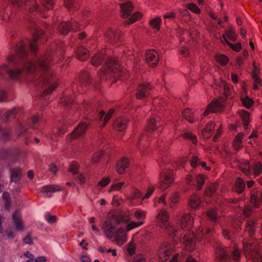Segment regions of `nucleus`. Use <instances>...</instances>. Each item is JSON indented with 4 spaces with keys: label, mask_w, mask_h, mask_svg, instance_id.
I'll return each mask as SVG.
<instances>
[{
    "label": "nucleus",
    "mask_w": 262,
    "mask_h": 262,
    "mask_svg": "<svg viewBox=\"0 0 262 262\" xmlns=\"http://www.w3.org/2000/svg\"><path fill=\"white\" fill-rule=\"evenodd\" d=\"M115 112V110L114 109H111L108 111L107 114H105V112H103V111H101L99 113V120L103 121L102 126H104L108 122L109 119H110L114 114Z\"/></svg>",
    "instance_id": "obj_27"
},
{
    "label": "nucleus",
    "mask_w": 262,
    "mask_h": 262,
    "mask_svg": "<svg viewBox=\"0 0 262 262\" xmlns=\"http://www.w3.org/2000/svg\"><path fill=\"white\" fill-rule=\"evenodd\" d=\"M42 6L46 9H51L54 4V0H41Z\"/></svg>",
    "instance_id": "obj_48"
},
{
    "label": "nucleus",
    "mask_w": 262,
    "mask_h": 262,
    "mask_svg": "<svg viewBox=\"0 0 262 262\" xmlns=\"http://www.w3.org/2000/svg\"><path fill=\"white\" fill-rule=\"evenodd\" d=\"M114 241L116 242L117 245L121 246L126 243L127 241L126 232L125 229L123 227H120L114 232V236L113 237Z\"/></svg>",
    "instance_id": "obj_11"
},
{
    "label": "nucleus",
    "mask_w": 262,
    "mask_h": 262,
    "mask_svg": "<svg viewBox=\"0 0 262 262\" xmlns=\"http://www.w3.org/2000/svg\"><path fill=\"white\" fill-rule=\"evenodd\" d=\"M162 22V19L160 17H156L152 18L150 21V25L151 27L157 29H160V24Z\"/></svg>",
    "instance_id": "obj_47"
},
{
    "label": "nucleus",
    "mask_w": 262,
    "mask_h": 262,
    "mask_svg": "<svg viewBox=\"0 0 262 262\" xmlns=\"http://www.w3.org/2000/svg\"><path fill=\"white\" fill-rule=\"evenodd\" d=\"M11 181L18 182L22 175V170L20 168H12L10 169Z\"/></svg>",
    "instance_id": "obj_29"
},
{
    "label": "nucleus",
    "mask_w": 262,
    "mask_h": 262,
    "mask_svg": "<svg viewBox=\"0 0 262 262\" xmlns=\"http://www.w3.org/2000/svg\"><path fill=\"white\" fill-rule=\"evenodd\" d=\"M151 86L149 84H141L139 85L136 93V97L138 99L144 98L148 94Z\"/></svg>",
    "instance_id": "obj_20"
},
{
    "label": "nucleus",
    "mask_w": 262,
    "mask_h": 262,
    "mask_svg": "<svg viewBox=\"0 0 262 262\" xmlns=\"http://www.w3.org/2000/svg\"><path fill=\"white\" fill-rule=\"evenodd\" d=\"M193 115V112L189 108H186L183 112V117L184 118L186 119V120L188 121L189 122H193V120L192 118Z\"/></svg>",
    "instance_id": "obj_43"
},
{
    "label": "nucleus",
    "mask_w": 262,
    "mask_h": 262,
    "mask_svg": "<svg viewBox=\"0 0 262 262\" xmlns=\"http://www.w3.org/2000/svg\"><path fill=\"white\" fill-rule=\"evenodd\" d=\"M29 27L32 30V39L21 41L18 43L15 49L17 54L21 60L20 64L22 69L17 68L10 69V64L14 61L15 57L13 55H10L7 58V64L0 66V76H2L4 72H6L12 80L18 81L21 77H25V73H32L39 70L41 71V73L39 75L40 79L38 83L43 89L42 95L44 96L54 91L57 86L58 83L56 78L53 76L50 71L52 59L51 54L36 58L34 60L26 58L28 54L27 45H29L31 52L35 54L37 50V45L42 43V39L45 38L43 31L38 29L35 22L32 21Z\"/></svg>",
    "instance_id": "obj_1"
},
{
    "label": "nucleus",
    "mask_w": 262,
    "mask_h": 262,
    "mask_svg": "<svg viewBox=\"0 0 262 262\" xmlns=\"http://www.w3.org/2000/svg\"><path fill=\"white\" fill-rule=\"evenodd\" d=\"M216 189L217 185L216 184L210 185L205 190V195L207 196H211V195H213L215 192Z\"/></svg>",
    "instance_id": "obj_42"
},
{
    "label": "nucleus",
    "mask_w": 262,
    "mask_h": 262,
    "mask_svg": "<svg viewBox=\"0 0 262 262\" xmlns=\"http://www.w3.org/2000/svg\"><path fill=\"white\" fill-rule=\"evenodd\" d=\"M79 29L77 23L75 24H72L71 22H63L59 27V31L62 35H67L70 31H77Z\"/></svg>",
    "instance_id": "obj_14"
},
{
    "label": "nucleus",
    "mask_w": 262,
    "mask_h": 262,
    "mask_svg": "<svg viewBox=\"0 0 262 262\" xmlns=\"http://www.w3.org/2000/svg\"><path fill=\"white\" fill-rule=\"evenodd\" d=\"M208 217L212 221H215L217 219V212L214 209H210L207 212Z\"/></svg>",
    "instance_id": "obj_51"
},
{
    "label": "nucleus",
    "mask_w": 262,
    "mask_h": 262,
    "mask_svg": "<svg viewBox=\"0 0 262 262\" xmlns=\"http://www.w3.org/2000/svg\"><path fill=\"white\" fill-rule=\"evenodd\" d=\"M215 126L217 127V132L215 135H214L213 140L216 141L217 138L221 135L222 130L221 127L222 124H216L213 121H210L206 125L205 127L202 130V135L205 138H209L213 135V130H214Z\"/></svg>",
    "instance_id": "obj_5"
},
{
    "label": "nucleus",
    "mask_w": 262,
    "mask_h": 262,
    "mask_svg": "<svg viewBox=\"0 0 262 262\" xmlns=\"http://www.w3.org/2000/svg\"><path fill=\"white\" fill-rule=\"evenodd\" d=\"M91 81L89 73L84 71L80 75V81L83 84H89Z\"/></svg>",
    "instance_id": "obj_37"
},
{
    "label": "nucleus",
    "mask_w": 262,
    "mask_h": 262,
    "mask_svg": "<svg viewBox=\"0 0 262 262\" xmlns=\"http://www.w3.org/2000/svg\"><path fill=\"white\" fill-rule=\"evenodd\" d=\"M74 96H72L70 91H65L62 97L61 98V102L64 105H69L72 103Z\"/></svg>",
    "instance_id": "obj_31"
},
{
    "label": "nucleus",
    "mask_w": 262,
    "mask_h": 262,
    "mask_svg": "<svg viewBox=\"0 0 262 262\" xmlns=\"http://www.w3.org/2000/svg\"><path fill=\"white\" fill-rule=\"evenodd\" d=\"M12 219L16 229L18 231H23L24 223L19 211L16 210L13 213Z\"/></svg>",
    "instance_id": "obj_19"
},
{
    "label": "nucleus",
    "mask_w": 262,
    "mask_h": 262,
    "mask_svg": "<svg viewBox=\"0 0 262 262\" xmlns=\"http://www.w3.org/2000/svg\"><path fill=\"white\" fill-rule=\"evenodd\" d=\"M227 38H229L231 40L234 41L236 39V36L235 34L234 30L232 27H230L228 30L224 33V34L222 35V38L221 39V41L222 42H226L228 45V42H229L228 41Z\"/></svg>",
    "instance_id": "obj_23"
},
{
    "label": "nucleus",
    "mask_w": 262,
    "mask_h": 262,
    "mask_svg": "<svg viewBox=\"0 0 262 262\" xmlns=\"http://www.w3.org/2000/svg\"><path fill=\"white\" fill-rule=\"evenodd\" d=\"M156 221L159 227L167 231L173 237L183 235L182 238L180 239L188 251H192L195 249L196 241L204 239L205 241L208 242V237L210 236L213 232V229L210 227H207L205 229L199 228L195 235L193 231L190 229L193 225V219L189 214L183 215L181 219V228L184 233H182V230H177L170 224L169 222V215L166 211H160L156 217Z\"/></svg>",
    "instance_id": "obj_2"
},
{
    "label": "nucleus",
    "mask_w": 262,
    "mask_h": 262,
    "mask_svg": "<svg viewBox=\"0 0 262 262\" xmlns=\"http://www.w3.org/2000/svg\"><path fill=\"white\" fill-rule=\"evenodd\" d=\"M106 64L110 73H120L121 72L120 67L117 59L106 56Z\"/></svg>",
    "instance_id": "obj_12"
},
{
    "label": "nucleus",
    "mask_w": 262,
    "mask_h": 262,
    "mask_svg": "<svg viewBox=\"0 0 262 262\" xmlns=\"http://www.w3.org/2000/svg\"><path fill=\"white\" fill-rule=\"evenodd\" d=\"M224 105L225 101L223 99H219V100L212 101L206 108L203 113V116L207 117L210 113H216L221 111Z\"/></svg>",
    "instance_id": "obj_6"
},
{
    "label": "nucleus",
    "mask_w": 262,
    "mask_h": 262,
    "mask_svg": "<svg viewBox=\"0 0 262 262\" xmlns=\"http://www.w3.org/2000/svg\"><path fill=\"white\" fill-rule=\"evenodd\" d=\"M244 136V133H238L236 137H235V139L233 141V148L235 149L238 150V149H240L243 146L242 142Z\"/></svg>",
    "instance_id": "obj_34"
},
{
    "label": "nucleus",
    "mask_w": 262,
    "mask_h": 262,
    "mask_svg": "<svg viewBox=\"0 0 262 262\" xmlns=\"http://www.w3.org/2000/svg\"><path fill=\"white\" fill-rule=\"evenodd\" d=\"M241 100L243 104L247 108H249V107H250V106L253 104V101L252 99L249 98V97H244L241 98Z\"/></svg>",
    "instance_id": "obj_49"
},
{
    "label": "nucleus",
    "mask_w": 262,
    "mask_h": 262,
    "mask_svg": "<svg viewBox=\"0 0 262 262\" xmlns=\"http://www.w3.org/2000/svg\"><path fill=\"white\" fill-rule=\"evenodd\" d=\"M10 2L13 6L16 7H22L25 5L29 7V11H30L35 10L40 11L38 5L36 4L35 0H10Z\"/></svg>",
    "instance_id": "obj_7"
},
{
    "label": "nucleus",
    "mask_w": 262,
    "mask_h": 262,
    "mask_svg": "<svg viewBox=\"0 0 262 262\" xmlns=\"http://www.w3.org/2000/svg\"><path fill=\"white\" fill-rule=\"evenodd\" d=\"M235 190L238 193H242L245 188L246 184L243 179L238 177L235 181Z\"/></svg>",
    "instance_id": "obj_33"
},
{
    "label": "nucleus",
    "mask_w": 262,
    "mask_h": 262,
    "mask_svg": "<svg viewBox=\"0 0 262 262\" xmlns=\"http://www.w3.org/2000/svg\"><path fill=\"white\" fill-rule=\"evenodd\" d=\"M201 203L200 197L196 194H193L189 200L188 204L192 208H196L201 204Z\"/></svg>",
    "instance_id": "obj_35"
},
{
    "label": "nucleus",
    "mask_w": 262,
    "mask_h": 262,
    "mask_svg": "<svg viewBox=\"0 0 262 262\" xmlns=\"http://www.w3.org/2000/svg\"><path fill=\"white\" fill-rule=\"evenodd\" d=\"M27 129V124H24L22 122H19L18 123L16 133L18 136H21L24 135Z\"/></svg>",
    "instance_id": "obj_46"
},
{
    "label": "nucleus",
    "mask_w": 262,
    "mask_h": 262,
    "mask_svg": "<svg viewBox=\"0 0 262 262\" xmlns=\"http://www.w3.org/2000/svg\"><path fill=\"white\" fill-rule=\"evenodd\" d=\"M159 166L161 170L160 172V183L159 188L162 190H165V189L168 188L174 181L173 172L169 169V166L163 168V164L161 163H159Z\"/></svg>",
    "instance_id": "obj_4"
},
{
    "label": "nucleus",
    "mask_w": 262,
    "mask_h": 262,
    "mask_svg": "<svg viewBox=\"0 0 262 262\" xmlns=\"http://www.w3.org/2000/svg\"><path fill=\"white\" fill-rule=\"evenodd\" d=\"M105 57L104 51L98 52L92 58V63L94 66L98 67L102 62Z\"/></svg>",
    "instance_id": "obj_26"
},
{
    "label": "nucleus",
    "mask_w": 262,
    "mask_h": 262,
    "mask_svg": "<svg viewBox=\"0 0 262 262\" xmlns=\"http://www.w3.org/2000/svg\"><path fill=\"white\" fill-rule=\"evenodd\" d=\"M172 250V247L168 243H162L160 246L158 251L159 260L162 261L167 260L169 258Z\"/></svg>",
    "instance_id": "obj_8"
},
{
    "label": "nucleus",
    "mask_w": 262,
    "mask_h": 262,
    "mask_svg": "<svg viewBox=\"0 0 262 262\" xmlns=\"http://www.w3.org/2000/svg\"><path fill=\"white\" fill-rule=\"evenodd\" d=\"M127 251L129 255L134 254L136 251V245L133 241H130L128 244Z\"/></svg>",
    "instance_id": "obj_56"
},
{
    "label": "nucleus",
    "mask_w": 262,
    "mask_h": 262,
    "mask_svg": "<svg viewBox=\"0 0 262 262\" xmlns=\"http://www.w3.org/2000/svg\"><path fill=\"white\" fill-rule=\"evenodd\" d=\"M19 111V107H14L10 110H6L4 108L0 109V118L3 121H7L11 117L14 116Z\"/></svg>",
    "instance_id": "obj_15"
},
{
    "label": "nucleus",
    "mask_w": 262,
    "mask_h": 262,
    "mask_svg": "<svg viewBox=\"0 0 262 262\" xmlns=\"http://www.w3.org/2000/svg\"><path fill=\"white\" fill-rule=\"evenodd\" d=\"M10 131L9 128H3L0 126V138L2 141H6L10 139Z\"/></svg>",
    "instance_id": "obj_36"
},
{
    "label": "nucleus",
    "mask_w": 262,
    "mask_h": 262,
    "mask_svg": "<svg viewBox=\"0 0 262 262\" xmlns=\"http://www.w3.org/2000/svg\"><path fill=\"white\" fill-rule=\"evenodd\" d=\"M179 193L175 192L174 193L172 196L170 198V204L169 206L171 207V208H173L174 206V204L176 203H177V201L179 200Z\"/></svg>",
    "instance_id": "obj_52"
},
{
    "label": "nucleus",
    "mask_w": 262,
    "mask_h": 262,
    "mask_svg": "<svg viewBox=\"0 0 262 262\" xmlns=\"http://www.w3.org/2000/svg\"><path fill=\"white\" fill-rule=\"evenodd\" d=\"M129 161L127 158H122L118 161L116 165V170L119 173L124 172L126 168L129 166Z\"/></svg>",
    "instance_id": "obj_22"
},
{
    "label": "nucleus",
    "mask_w": 262,
    "mask_h": 262,
    "mask_svg": "<svg viewBox=\"0 0 262 262\" xmlns=\"http://www.w3.org/2000/svg\"><path fill=\"white\" fill-rule=\"evenodd\" d=\"M124 184V183L123 182H119V183H116L115 184L112 185L108 192H112V191H113L119 190V189L122 188V186H123Z\"/></svg>",
    "instance_id": "obj_61"
},
{
    "label": "nucleus",
    "mask_w": 262,
    "mask_h": 262,
    "mask_svg": "<svg viewBox=\"0 0 262 262\" xmlns=\"http://www.w3.org/2000/svg\"><path fill=\"white\" fill-rule=\"evenodd\" d=\"M128 121L123 118H118L114 122V127L119 131H123L127 126Z\"/></svg>",
    "instance_id": "obj_25"
},
{
    "label": "nucleus",
    "mask_w": 262,
    "mask_h": 262,
    "mask_svg": "<svg viewBox=\"0 0 262 262\" xmlns=\"http://www.w3.org/2000/svg\"><path fill=\"white\" fill-rule=\"evenodd\" d=\"M142 17V14L140 12H136L134 13L127 20L125 21V24L131 25L133 23L136 22L137 20H139Z\"/></svg>",
    "instance_id": "obj_38"
},
{
    "label": "nucleus",
    "mask_w": 262,
    "mask_h": 262,
    "mask_svg": "<svg viewBox=\"0 0 262 262\" xmlns=\"http://www.w3.org/2000/svg\"><path fill=\"white\" fill-rule=\"evenodd\" d=\"M120 6L121 8V14L122 18H128L131 14L134 9L132 3L129 2L122 3V4H120Z\"/></svg>",
    "instance_id": "obj_18"
},
{
    "label": "nucleus",
    "mask_w": 262,
    "mask_h": 262,
    "mask_svg": "<svg viewBox=\"0 0 262 262\" xmlns=\"http://www.w3.org/2000/svg\"><path fill=\"white\" fill-rule=\"evenodd\" d=\"M76 54L77 58L82 61L86 60L90 55L87 49L82 47L77 49Z\"/></svg>",
    "instance_id": "obj_28"
},
{
    "label": "nucleus",
    "mask_w": 262,
    "mask_h": 262,
    "mask_svg": "<svg viewBox=\"0 0 262 262\" xmlns=\"http://www.w3.org/2000/svg\"><path fill=\"white\" fill-rule=\"evenodd\" d=\"M45 219L46 221L48 222V223L52 224L56 222V216H53V215H51L50 214H46L45 215Z\"/></svg>",
    "instance_id": "obj_60"
},
{
    "label": "nucleus",
    "mask_w": 262,
    "mask_h": 262,
    "mask_svg": "<svg viewBox=\"0 0 262 262\" xmlns=\"http://www.w3.org/2000/svg\"><path fill=\"white\" fill-rule=\"evenodd\" d=\"M103 152L102 151H99V152H97L95 153V154L94 155L92 159V161L93 163H96L99 159L101 158V157H102L103 155Z\"/></svg>",
    "instance_id": "obj_63"
},
{
    "label": "nucleus",
    "mask_w": 262,
    "mask_h": 262,
    "mask_svg": "<svg viewBox=\"0 0 262 262\" xmlns=\"http://www.w3.org/2000/svg\"><path fill=\"white\" fill-rule=\"evenodd\" d=\"M228 45L230 47L233 51L238 52L242 49V46L241 43H236V44H232L231 42H228Z\"/></svg>",
    "instance_id": "obj_59"
},
{
    "label": "nucleus",
    "mask_w": 262,
    "mask_h": 262,
    "mask_svg": "<svg viewBox=\"0 0 262 262\" xmlns=\"http://www.w3.org/2000/svg\"><path fill=\"white\" fill-rule=\"evenodd\" d=\"M232 257L235 261L238 260L240 258V252L236 247H235L232 252Z\"/></svg>",
    "instance_id": "obj_62"
},
{
    "label": "nucleus",
    "mask_w": 262,
    "mask_h": 262,
    "mask_svg": "<svg viewBox=\"0 0 262 262\" xmlns=\"http://www.w3.org/2000/svg\"><path fill=\"white\" fill-rule=\"evenodd\" d=\"M131 220L129 210L120 211L116 214L109 216L107 221L103 223L102 228L108 238H113L116 225L121 223H127Z\"/></svg>",
    "instance_id": "obj_3"
},
{
    "label": "nucleus",
    "mask_w": 262,
    "mask_h": 262,
    "mask_svg": "<svg viewBox=\"0 0 262 262\" xmlns=\"http://www.w3.org/2000/svg\"><path fill=\"white\" fill-rule=\"evenodd\" d=\"M88 128L86 123H81L78 125L77 128L72 132V133L67 137L68 140H71L72 139H76L80 137L84 134L86 129Z\"/></svg>",
    "instance_id": "obj_16"
},
{
    "label": "nucleus",
    "mask_w": 262,
    "mask_h": 262,
    "mask_svg": "<svg viewBox=\"0 0 262 262\" xmlns=\"http://www.w3.org/2000/svg\"><path fill=\"white\" fill-rule=\"evenodd\" d=\"M187 8L194 13H200L201 12L200 9H199L196 4H193V3L188 4Z\"/></svg>",
    "instance_id": "obj_54"
},
{
    "label": "nucleus",
    "mask_w": 262,
    "mask_h": 262,
    "mask_svg": "<svg viewBox=\"0 0 262 262\" xmlns=\"http://www.w3.org/2000/svg\"><path fill=\"white\" fill-rule=\"evenodd\" d=\"M205 177L203 174H196L192 176L191 174H188L186 178V182L188 185L192 183L193 185H196L197 189L200 190L204 183Z\"/></svg>",
    "instance_id": "obj_9"
},
{
    "label": "nucleus",
    "mask_w": 262,
    "mask_h": 262,
    "mask_svg": "<svg viewBox=\"0 0 262 262\" xmlns=\"http://www.w3.org/2000/svg\"><path fill=\"white\" fill-rule=\"evenodd\" d=\"M64 4L67 8L71 10L77 9L76 0H64Z\"/></svg>",
    "instance_id": "obj_44"
},
{
    "label": "nucleus",
    "mask_w": 262,
    "mask_h": 262,
    "mask_svg": "<svg viewBox=\"0 0 262 262\" xmlns=\"http://www.w3.org/2000/svg\"><path fill=\"white\" fill-rule=\"evenodd\" d=\"M128 224L125 226V230L126 232L131 231V230L135 229V228L140 227V226L143 224V221H139V222H134V221H129V222L127 223Z\"/></svg>",
    "instance_id": "obj_40"
},
{
    "label": "nucleus",
    "mask_w": 262,
    "mask_h": 262,
    "mask_svg": "<svg viewBox=\"0 0 262 262\" xmlns=\"http://www.w3.org/2000/svg\"><path fill=\"white\" fill-rule=\"evenodd\" d=\"M135 216L137 220H141L146 217V212L143 210H137L135 212Z\"/></svg>",
    "instance_id": "obj_57"
},
{
    "label": "nucleus",
    "mask_w": 262,
    "mask_h": 262,
    "mask_svg": "<svg viewBox=\"0 0 262 262\" xmlns=\"http://www.w3.org/2000/svg\"><path fill=\"white\" fill-rule=\"evenodd\" d=\"M253 170L255 176H259L262 173V164L260 162H256L253 166Z\"/></svg>",
    "instance_id": "obj_45"
},
{
    "label": "nucleus",
    "mask_w": 262,
    "mask_h": 262,
    "mask_svg": "<svg viewBox=\"0 0 262 262\" xmlns=\"http://www.w3.org/2000/svg\"><path fill=\"white\" fill-rule=\"evenodd\" d=\"M253 69L251 72V76L254 82L253 89H258L261 83V79L259 77L260 70L257 66H256L255 62H253Z\"/></svg>",
    "instance_id": "obj_17"
},
{
    "label": "nucleus",
    "mask_w": 262,
    "mask_h": 262,
    "mask_svg": "<svg viewBox=\"0 0 262 262\" xmlns=\"http://www.w3.org/2000/svg\"><path fill=\"white\" fill-rule=\"evenodd\" d=\"M120 32L115 28H110L106 32L105 36L111 43L117 42L120 39Z\"/></svg>",
    "instance_id": "obj_13"
},
{
    "label": "nucleus",
    "mask_w": 262,
    "mask_h": 262,
    "mask_svg": "<svg viewBox=\"0 0 262 262\" xmlns=\"http://www.w3.org/2000/svg\"><path fill=\"white\" fill-rule=\"evenodd\" d=\"M111 179L109 177H103L102 179L97 183V186L101 187H106L110 183Z\"/></svg>",
    "instance_id": "obj_53"
},
{
    "label": "nucleus",
    "mask_w": 262,
    "mask_h": 262,
    "mask_svg": "<svg viewBox=\"0 0 262 262\" xmlns=\"http://www.w3.org/2000/svg\"><path fill=\"white\" fill-rule=\"evenodd\" d=\"M243 250L245 254H251L252 252V245L250 243H243Z\"/></svg>",
    "instance_id": "obj_58"
},
{
    "label": "nucleus",
    "mask_w": 262,
    "mask_h": 262,
    "mask_svg": "<svg viewBox=\"0 0 262 262\" xmlns=\"http://www.w3.org/2000/svg\"><path fill=\"white\" fill-rule=\"evenodd\" d=\"M183 137L185 139H189L193 143L197 142V139L195 135L192 134L190 132H185L183 134Z\"/></svg>",
    "instance_id": "obj_50"
},
{
    "label": "nucleus",
    "mask_w": 262,
    "mask_h": 262,
    "mask_svg": "<svg viewBox=\"0 0 262 262\" xmlns=\"http://www.w3.org/2000/svg\"><path fill=\"white\" fill-rule=\"evenodd\" d=\"M238 113L243 121L244 127L246 129L250 121V114L245 110H240Z\"/></svg>",
    "instance_id": "obj_32"
},
{
    "label": "nucleus",
    "mask_w": 262,
    "mask_h": 262,
    "mask_svg": "<svg viewBox=\"0 0 262 262\" xmlns=\"http://www.w3.org/2000/svg\"><path fill=\"white\" fill-rule=\"evenodd\" d=\"M216 255L219 258V260L223 261L222 262H228L229 260L230 256L227 251L221 246L217 247Z\"/></svg>",
    "instance_id": "obj_24"
},
{
    "label": "nucleus",
    "mask_w": 262,
    "mask_h": 262,
    "mask_svg": "<svg viewBox=\"0 0 262 262\" xmlns=\"http://www.w3.org/2000/svg\"><path fill=\"white\" fill-rule=\"evenodd\" d=\"M62 190L59 185H48L42 187L41 189V192L43 193L46 196L49 197V193L55 192V191Z\"/></svg>",
    "instance_id": "obj_21"
},
{
    "label": "nucleus",
    "mask_w": 262,
    "mask_h": 262,
    "mask_svg": "<svg viewBox=\"0 0 262 262\" xmlns=\"http://www.w3.org/2000/svg\"><path fill=\"white\" fill-rule=\"evenodd\" d=\"M256 223L255 221L249 220L247 222L246 231H248L250 235H253L255 233Z\"/></svg>",
    "instance_id": "obj_39"
},
{
    "label": "nucleus",
    "mask_w": 262,
    "mask_h": 262,
    "mask_svg": "<svg viewBox=\"0 0 262 262\" xmlns=\"http://www.w3.org/2000/svg\"><path fill=\"white\" fill-rule=\"evenodd\" d=\"M200 159L196 156H193L190 162V165L193 167L198 166V165H200Z\"/></svg>",
    "instance_id": "obj_64"
},
{
    "label": "nucleus",
    "mask_w": 262,
    "mask_h": 262,
    "mask_svg": "<svg viewBox=\"0 0 262 262\" xmlns=\"http://www.w3.org/2000/svg\"><path fill=\"white\" fill-rule=\"evenodd\" d=\"M240 169H241L243 172H244L246 175H249L250 173V166L249 164V162L246 161L245 162V164L244 166H240Z\"/></svg>",
    "instance_id": "obj_55"
},
{
    "label": "nucleus",
    "mask_w": 262,
    "mask_h": 262,
    "mask_svg": "<svg viewBox=\"0 0 262 262\" xmlns=\"http://www.w3.org/2000/svg\"><path fill=\"white\" fill-rule=\"evenodd\" d=\"M161 125V123L159 121L158 118H150L147 125L148 131H155L156 129L159 128Z\"/></svg>",
    "instance_id": "obj_30"
},
{
    "label": "nucleus",
    "mask_w": 262,
    "mask_h": 262,
    "mask_svg": "<svg viewBox=\"0 0 262 262\" xmlns=\"http://www.w3.org/2000/svg\"><path fill=\"white\" fill-rule=\"evenodd\" d=\"M145 60L149 66L156 67L159 61V56L158 52L154 50H147L145 53Z\"/></svg>",
    "instance_id": "obj_10"
},
{
    "label": "nucleus",
    "mask_w": 262,
    "mask_h": 262,
    "mask_svg": "<svg viewBox=\"0 0 262 262\" xmlns=\"http://www.w3.org/2000/svg\"><path fill=\"white\" fill-rule=\"evenodd\" d=\"M215 59L217 62L222 66H225V65L227 64L229 61L228 57L223 54L216 55L215 56Z\"/></svg>",
    "instance_id": "obj_41"
}]
</instances>
